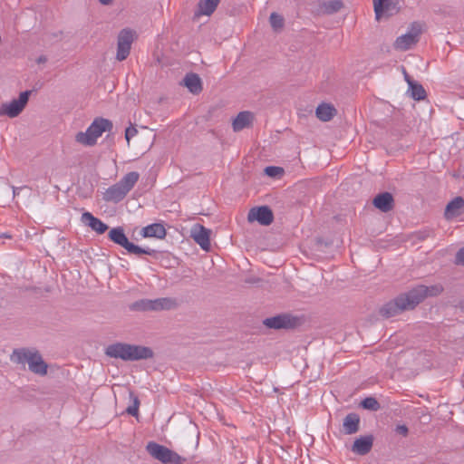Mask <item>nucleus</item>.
Wrapping results in <instances>:
<instances>
[{
	"label": "nucleus",
	"instance_id": "c9c22d12",
	"mask_svg": "<svg viewBox=\"0 0 464 464\" xmlns=\"http://www.w3.org/2000/svg\"><path fill=\"white\" fill-rule=\"evenodd\" d=\"M47 61L46 57L45 56H40L38 59H37V63H45Z\"/></svg>",
	"mask_w": 464,
	"mask_h": 464
},
{
	"label": "nucleus",
	"instance_id": "aec40b11",
	"mask_svg": "<svg viewBox=\"0 0 464 464\" xmlns=\"http://www.w3.org/2000/svg\"><path fill=\"white\" fill-rule=\"evenodd\" d=\"M219 3L220 0H200L198 4V9L195 12V15H210L214 13Z\"/></svg>",
	"mask_w": 464,
	"mask_h": 464
},
{
	"label": "nucleus",
	"instance_id": "412c9836",
	"mask_svg": "<svg viewBox=\"0 0 464 464\" xmlns=\"http://www.w3.org/2000/svg\"><path fill=\"white\" fill-rule=\"evenodd\" d=\"M184 85L193 94H198L202 90V82L199 76L196 73H188L184 80Z\"/></svg>",
	"mask_w": 464,
	"mask_h": 464
},
{
	"label": "nucleus",
	"instance_id": "423d86ee",
	"mask_svg": "<svg viewBox=\"0 0 464 464\" xmlns=\"http://www.w3.org/2000/svg\"><path fill=\"white\" fill-rule=\"evenodd\" d=\"M146 450L152 458L163 464H183L185 461V459L175 451L154 441H150Z\"/></svg>",
	"mask_w": 464,
	"mask_h": 464
},
{
	"label": "nucleus",
	"instance_id": "2f4dec72",
	"mask_svg": "<svg viewBox=\"0 0 464 464\" xmlns=\"http://www.w3.org/2000/svg\"><path fill=\"white\" fill-rule=\"evenodd\" d=\"M282 171L283 169L281 168L275 166L266 167L265 169L266 174L269 177H276Z\"/></svg>",
	"mask_w": 464,
	"mask_h": 464
},
{
	"label": "nucleus",
	"instance_id": "ddd939ff",
	"mask_svg": "<svg viewBox=\"0 0 464 464\" xmlns=\"http://www.w3.org/2000/svg\"><path fill=\"white\" fill-rule=\"evenodd\" d=\"M373 437L372 435L361 436L354 440L352 451L361 456L366 455L371 451Z\"/></svg>",
	"mask_w": 464,
	"mask_h": 464
},
{
	"label": "nucleus",
	"instance_id": "2eb2a0df",
	"mask_svg": "<svg viewBox=\"0 0 464 464\" xmlns=\"http://www.w3.org/2000/svg\"><path fill=\"white\" fill-rule=\"evenodd\" d=\"M373 206L378 208L379 210L382 212H388L392 209L393 208V197L389 192H383L381 194H378L373 201Z\"/></svg>",
	"mask_w": 464,
	"mask_h": 464
},
{
	"label": "nucleus",
	"instance_id": "f257e3e1",
	"mask_svg": "<svg viewBox=\"0 0 464 464\" xmlns=\"http://www.w3.org/2000/svg\"><path fill=\"white\" fill-rule=\"evenodd\" d=\"M440 285H432L430 286L419 285L407 293L398 295L393 301L385 304L381 314L385 317H392L405 310L413 309L428 296H436L442 292Z\"/></svg>",
	"mask_w": 464,
	"mask_h": 464
},
{
	"label": "nucleus",
	"instance_id": "39448f33",
	"mask_svg": "<svg viewBox=\"0 0 464 464\" xmlns=\"http://www.w3.org/2000/svg\"><path fill=\"white\" fill-rule=\"evenodd\" d=\"M109 238L115 244L121 246L127 250L128 253L136 256L148 255L152 256L155 253L154 249L150 247H140L129 241L128 237L124 233V229L121 227H116L111 228L108 234Z\"/></svg>",
	"mask_w": 464,
	"mask_h": 464
},
{
	"label": "nucleus",
	"instance_id": "bb28decb",
	"mask_svg": "<svg viewBox=\"0 0 464 464\" xmlns=\"http://www.w3.org/2000/svg\"><path fill=\"white\" fill-rule=\"evenodd\" d=\"M343 7V2L340 0H329L321 5L324 13L331 14L338 12Z\"/></svg>",
	"mask_w": 464,
	"mask_h": 464
},
{
	"label": "nucleus",
	"instance_id": "cd10ccee",
	"mask_svg": "<svg viewBox=\"0 0 464 464\" xmlns=\"http://www.w3.org/2000/svg\"><path fill=\"white\" fill-rule=\"evenodd\" d=\"M270 24L273 27L274 30L277 31L280 30L284 26V18L282 15L272 13L270 14Z\"/></svg>",
	"mask_w": 464,
	"mask_h": 464
},
{
	"label": "nucleus",
	"instance_id": "1a4fd4ad",
	"mask_svg": "<svg viewBox=\"0 0 464 464\" xmlns=\"http://www.w3.org/2000/svg\"><path fill=\"white\" fill-rule=\"evenodd\" d=\"M135 32L130 28L122 29L118 34L116 59L124 61L130 54Z\"/></svg>",
	"mask_w": 464,
	"mask_h": 464
},
{
	"label": "nucleus",
	"instance_id": "e433bc0d",
	"mask_svg": "<svg viewBox=\"0 0 464 464\" xmlns=\"http://www.w3.org/2000/svg\"><path fill=\"white\" fill-rule=\"evenodd\" d=\"M102 5H109L111 0H99Z\"/></svg>",
	"mask_w": 464,
	"mask_h": 464
},
{
	"label": "nucleus",
	"instance_id": "c85d7f7f",
	"mask_svg": "<svg viewBox=\"0 0 464 464\" xmlns=\"http://www.w3.org/2000/svg\"><path fill=\"white\" fill-rule=\"evenodd\" d=\"M361 405L362 408L371 411H377L380 408L379 402L373 397L365 398L364 400L362 401Z\"/></svg>",
	"mask_w": 464,
	"mask_h": 464
},
{
	"label": "nucleus",
	"instance_id": "9d476101",
	"mask_svg": "<svg viewBox=\"0 0 464 464\" xmlns=\"http://www.w3.org/2000/svg\"><path fill=\"white\" fill-rule=\"evenodd\" d=\"M247 219L250 222L257 221L260 225L268 226L273 222L274 216L268 207L262 206L251 208L247 215Z\"/></svg>",
	"mask_w": 464,
	"mask_h": 464
},
{
	"label": "nucleus",
	"instance_id": "6ab92c4d",
	"mask_svg": "<svg viewBox=\"0 0 464 464\" xmlns=\"http://www.w3.org/2000/svg\"><path fill=\"white\" fill-rule=\"evenodd\" d=\"M28 368L32 372L39 375H44L47 372V364L37 351L30 358Z\"/></svg>",
	"mask_w": 464,
	"mask_h": 464
},
{
	"label": "nucleus",
	"instance_id": "20e7f679",
	"mask_svg": "<svg viewBox=\"0 0 464 464\" xmlns=\"http://www.w3.org/2000/svg\"><path fill=\"white\" fill-rule=\"evenodd\" d=\"M111 129L112 123L111 121L103 118H97L84 132L81 131L76 134L75 140L85 146H92L103 132L106 130L110 131Z\"/></svg>",
	"mask_w": 464,
	"mask_h": 464
},
{
	"label": "nucleus",
	"instance_id": "7ed1b4c3",
	"mask_svg": "<svg viewBox=\"0 0 464 464\" xmlns=\"http://www.w3.org/2000/svg\"><path fill=\"white\" fill-rule=\"evenodd\" d=\"M140 179V174L137 171H130L125 174L117 183L109 187L104 194L103 199L118 203L121 201L128 193L134 188Z\"/></svg>",
	"mask_w": 464,
	"mask_h": 464
},
{
	"label": "nucleus",
	"instance_id": "72a5a7b5",
	"mask_svg": "<svg viewBox=\"0 0 464 464\" xmlns=\"http://www.w3.org/2000/svg\"><path fill=\"white\" fill-rule=\"evenodd\" d=\"M455 263L458 265H464V247L460 248L455 256Z\"/></svg>",
	"mask_w": 464,
	"mask_h": 464
},
{
	"label": "nucleus",
	"instance_id": "f8f14e48",
	"mask_svg": "<svg viewBox=\"0 0 464 464\" xmlns=\"http://www.w3.org/2000/svg\"><path fill=\"white\" fill-rule=\"evenodd\" d=\"M420 32L418 30L416 31H410L399 37H397L395 43H394V48L396 50L400 51H406L409 50L412 45H414L419 37Z\"/></svg>",
	"mask_w": 464,
	"mask_h": 464
},
{
	"label": "nucleus",
	"instance_id": "0eeeda50",
	"mask_svg": "<svg viewBox=\"0 0 464 464\" xmlns=\"http://www.w3.org/2000/svg\"><path fill=\"white\" fill-rule=\"evenodd\" d=\"M175 305V301L169 297L156 299H140L130 304L133 311H160L169 310Z\"/></svg>",
	"mask_w": 464,
	"mask_h": 464
},
{
	"label": "nucleus",
	"instance_id": "7c9ffc66",
	"mask_svg": "<svg viewBox=\"0 0 464 464\" xmlns=\"http://www.w3.org/2000/svg\"><path fill=\"white\" fill-rule=\"evenodd\" d=\"M139 399L137 397H134L133 405L129 406L127 408V412L131 416H137L139 411Z\"/></svg>",
	"mask_w": 464,
	"mask_h": 464
},
{
	"label": "nucleus",
	"instance_id": "a211bd4d",
	"mask_svg": "<svg viewBox=\"0 0 464 464\" xmlns=\"http://www.w3.org/2000/svg\"><path fill=\"white\" fill-rule=\"evenodd\" d=\"M34 350L21 348L14 349L10 356V360L17 364H21L24 366L25 364L29 365L30 358L34 353Z\"/></svg>",
	"mask_w": 464,
	"mask_h": 464
},
{
	"label": "nucleus",
	"instance_id": "4be33fe9",
	"mask_svg": "<svg viewBox=\"0 0 464 464\" xmlns=\"http://www.w3.org/2000/svg\"><path fill=\"white\" fill-rule=\"evenodd\" d=\"M405 80L409 84L410 96L415 101L423 100L426 97V91L421 84L417 83L411 80V78L405 74Z\"/></svg>",
	"mask_w": 464,
	"mask_h": 464
},
{
	"label": "nucleus",
	"instance_id": "5701e85b",
	"mask_svg": "<svg viewBox=\"0 0 464 464\" xmlns=\"http://www.w3.org/2000/svg\"><path fill=\"white\" fill-rule=\"evenodd\" d=\"M464 207V199L461 197H457L450 201L445 209V216L447 218L457 217L460 214V209Z\"/></svg>",
	"mask_w": 464,
	"mask_h": 464
},
{
	"label": "nucleus",
	"instance_id": "a878e982",
	"mask_svg": "<svg viewBox=\"0 0 464 464\" xmlns=\"http://www.w3.org/2000/svg\"><path fill=\"white\" fill-rule=\"evenodd\" d=\"M264 324L273 329L286 328L289 324V319L285 315H276L265 319Z\"/></svg>",
	"mask_w": 464,
	"mask_h": 464
},
{
	"label": "nucleus",
	"instance_id": "f704fd0d",
	"mask_svg": "<svg viewBox=\"0 0 464 464\" xmlns=\"http://www.w3.org/2000/svg\"><path fill=\"white\" fill-rule=\"evenodd\" d=\"M398 430L403 434V435H406L407 432H408V429L406 426L402 425V426H398Z\"/></svg>",
	"mask_w": 464,
	"mask_h": 464
},
{
	"label": "nucleus",
	"instance_id": "9b49d317",
	"mask_svg": "<svg viewBox=\"0 0 464 464\" xmlns=\"http://www.w3.org/2000/svg\"><path fill=\"white\" fill-rule=\"evenodd\" d=\"M209 234L210 231L199 224L193 226L191 228V237L206 251L210 247Z\"/></svg>",
	"mask_w": 464,
	"mask_h": 464
},
{
	"label": "nucleus",
	"instance_id": "473e14b6",
	"mask_svg": "<svg viewBox=\"0 0 464 464\" xmlns=\"http://www.w3.org/2000/svg\"><path fill=\"white\" fill-rule=\"evenodd\" d=\"M138 133V130L135 127L133 126H130L126 129L125 130V139L128 142V144L130 143V140L131 138L135 137Z\"/></svg>",
	"mask_w": 464,
	"mask_h": 464
},
{
	"label": "nucleus",
	"instance_id": "f3484780",
	"mask_svg": "<svg viewBox=\"0 0 464 464\" xmlns=\"http://www.w3.org/2000/svg\"><path fill=\"white\" fill-rule=\"evenodd\" d=\"M360 418L356 413H349L343 422V431L346 435H352L359 430Z\"/></svg>",
	"mask_w": 464,
	"mask_h": 464
},
{
	"label": "nucleus",
	"instance_id": "c756f323",
	"mask_svg": "<svg viewBox=\"0 0 464 464\" xmlns=\"http://www.w3.org/2000/svg\"><path fill=\"white\" fill-rule=\"evenodd\" d=\"M389 0H373L374 13L377 19H380L381 15L383 14L385 7L384 4H386Z\"/></svg>",
	"mask_w": 464,
	"mask_h": 464
},
{
	"label": "nucleus",
	"instance_id": "f03ea898",
	"mask_svg": "<svg viewBox=\"0 0 464 464\" xmlns=\"http://www.w3.org/2000/svg\"><path fill=\"white\" fill-rule=\"evenodd\" d=\"M105 354L111 358L133 362L152 358L153 351L142 345L115 343L106 347Z\"/></svg>",
	"mask_w": 464,
	"mask_h": 464
},
{
	"label": "nucleus",
	"instance_id": "6e6552de",
	"mask_svg": "<svg viewBox=\"0 0 464 464\" xmlns=\"http://www.w3.org/2000/svg\"><path fill=\"white\" fill-rule=\"evenodd\" d=\"M30 93V91L22 92L17 99L3 103L0 107V115H5L9 118L17 117L27 104Z\"/></svg>",
	"mask_w": 464,
	"mask_h": 464
},
{
	"label": "nucleus",
	"instance_id": "4468645a",
	"mask_svg": "<svg viewBox=\"0 0 464 464\" xmlns=\"http://www.w3.org/2000/svg\"><path fill=\"white\" fill-rule=\"evenodd\" d=\"M81 220L98 234H103L108 229V226L104 222L90 212L82 213Z\"/></svg>",
	"mask_w": 464,
	"mask_h": 464
},
{
	"label": "nucleus",
	"instance_id": "393cba45",
	"mask_svg": "<svg viewBox=\"0 0 464 464\" xmlns=\"http://www.w3.org/2000/svg\"><path fill=\"white\" fill-rule=\"evenodd\" d=\"M252 119L253 116L249 111L239 112L233 121V130L235 131L243 130L250 124Z\"/></svg>",
	"mask_w": 464,
	"mask_h": 464
},
{
	"label": "nucleus",
	"instance_id": "b1692460",
	"mask_svg": "<svg viewBox=\"0 0 464 464\" xmlns=\"http://www.w3.org/2000/svg\"><path fill=\"white\" fill-rule=\"evenodd\" d=\"M335 113V108L328 103H321L315 111L316 117L323 121H330Z\"/></svg>",
	"mask_w": 464,
	"mask_h": 464
},
{
	"label": "nucleus",
	"instance_id": "dca6fc26",
	"mask_svg": "<svg viewBox=\"0 0 464 464\" xmlns=\"http://www.w3.org/2000/svg\"><path fill=\"white\" fill-rule=\"evenodd\" d=\"M166 229L162 224L153 223L144 227L141 229L140 235L143 237H156L162 239L166 237Z\"/></svg>",
	"mask_w": 464,
	"mask_h": 464
}]
</instances>
